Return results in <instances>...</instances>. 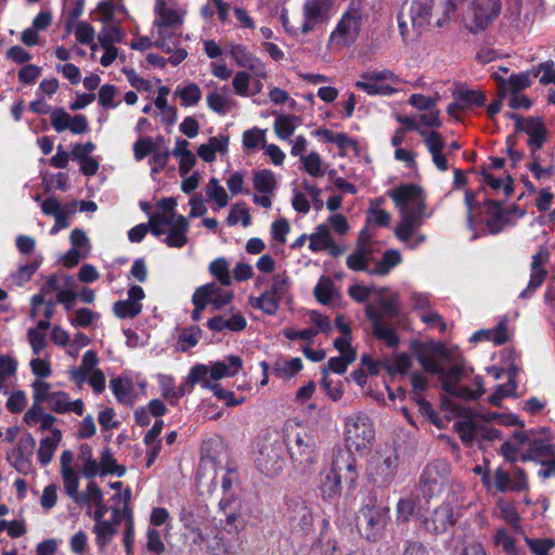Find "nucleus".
Here are the masks:
<instances>
[{
  "label": "nucleus",
  "mask_w": 555,
  "mask_h": 555,
  "mask_svg": "<svg viewBox=\"0 0 555 555\" xmlns=\"http://www.w3.org/2000/svg\"><path fill=\"white\" fill-rule=\"evenodd\" d=\"M550 259V253L545 247L532 256L531 275L527 287L519 294V298L526 299L533 294L544 282L547 271L543 268Z\"/></svg>",
  "instance_id": "2eb2a0df"
},
{
  "label": "nucleus",
  "mask_w": 555,
  "mask_h": 555,
  "mask_svg": "<svg viewBox=\"0 0 555 555\" xmlns=\"http://www.w3.org/2000/svg\"><path fill=\"white\" fill-rule=\"evenodd\" d=\"M425 201H418L410 209L400 210L401 220L395 228V235L401 242H408L413 232L423 224L425 217Z\"/></svg>",
  "instance_id": "9d476101"
},
{
  "label": "nucleus",
  "mask_w": 555,
  "mask_h": 555,
  "mask_svg": "<svg viewBox=\"0 0 555 555\" xmlns=\"http://www.w3.org/2000/svg\"><path fill=\"white\" fill-rule=\"evenodd\" d=\"M280 302L281 299H279L274 294H272L268 289L264 291L258 297H249L250 306L255 309L262 311L267 315H275L279 310Z\"/></svg>",
  "instance_id": "c85d7f7f"
},
{
  "label": "nucleus",
  "mask_w": 555,
  "mask_h": 555,
  "mask_svg": "<svg viewBox=\"0 0 555 555\" xmlns=\"http://www.w3.org/2000/svg\"><path fill=\"white\" fill-rule=\"evenodd\" d=\"M301 162L306 172L311 177L319 178L324 176L325 172L322 169V162L318 152H310L307 156L301 157Z\"/></svg>",
  "instance_id": "6e6d98bb"
},
{
  "label": "nucleus",
  "mask_w": 555,
  "mask_h": 555,
  "mask_svg": "<svg viewBox=\"0 0 555 555\" xmlns=\"http://www.w3.org/2000/svg\"><path fill=\"white\" fill-rule=\"evenodd\" d=\"M109 387L118 402L126 405L133 403V383L130 378L122 376L112 378Z\"/></svg>",
  "instance_id": "393cba45"
},
{
  "label": "nucleus",
  "mask_w": 555,
  "mask_h": 555,
  "mask_svg": "<svg viewBox=\"0 0 555 555\" xmlns=\"http://www.w3.org/2000/svg\"><path fill=\"white\" fill-rule=\"evenodd\" d=\"M146 550L154 555H162L166 546L162 541L160 533L154 528H149L146 531Z\"/></svg>",
  "instance_id": "774afa93"
},
{
  "label": "nucleus",
  "mask_w": 555,
  "mask_h": 555,
  "mask_svg": "<svg viewBox=\"0 0 555 555\" xmlns=\"http://www.w3.org/2000/svg\"><path fill=\"white\" fill-rule=\"evenodd\" d=\"M220 509L224 514L225 517V525L224 529L229 532H237L238 529L242 527V518L241 515L235 512H227V508L231 506V500L230 499H222L219 502Z\"/></svg>",
  "instance_id": "8fccbe9b"
},
{
  "label": "nucleus",
  "mask_w": 555,
  "mask_h": 555,
  "mask_svg": "<svg viewBox=\"0 0 555 555\" xmlns=\"http://www.w3.org/2000/svg\"><path fill=\"white\" fill-rule=\"evenodd\" d=\"M365 17L363 0H350L335 28L330 35V42L336 46L350 47L359 38Z\"/></svg>",
  "instance_id": "7ed1b4c3"
},
{
  "label": "nucleus",
  "mask_w": 555,
  "mask_h": 555,
  "mask_svg": "<svg viewBox=\"0 0 555 555\" xmlns=\"http://www.w3.org/2000/svg\"><path fill=\"white\" fill-rule=\"evenodd\" d=\"M482 209L487 217L485 224L488 231L493 235L501 233L504 228L512 222L502 202L486 199L482 203Z\"/></svg>",
  "instance_id": "dca6fc26"
},
{
  "label": "nucleus",
  "mask_w": 555,
  "mask_h": 555,
  "mask_svg": "<svg viewBox=\"0 0 555 555\" xmlns=\"http://www.w3.org/2000/svg\"><path fill=\"white\" fill-rule=\"evenodd\" d=\"M401 261L402 257L398 249H387L382 259L376 262L375 267L370 271V275H387L391 269L400 264Z\"/></svg>",
  "instance_id": "72a5a7b5"
},
{
  "label": "nucleus",
  "mask_w": 555,
  "mask_h": 555,
  "mask_svg": "<svg viewBox=\"0 0 555 555\" xmlns=\"http://www.w3.org/2000/svg\"><path fill=\"white\" fill-rule=\"evenodd\" d=\"M456 522L453 508L450 504L443 503L436 507L429 517L424 519L426 531L434 534L447 532Z\"/></svg>",
  "instance_id": "4468645a"
},
{
  "label": "nucleus",
  "mask_w": 555,
  "mask_h": 555,
  "mask_svg": "<svg viewBox=\"0 0 555 555\" xmlns=\"http://www.w3.org/2000/svg\"><path fill=\"white\" fill-rule=\"evenodd\" d=\"M354 86L369 95H390L395 92V89L389 85H376L367 80H358Z\"/></svg>",
  "instance_id": "4d7b16f0"
},
{
  "label": "nucleus",
  "mask_w": 555,
  "mask_h": 555,
  "mask_svg": "<svg viewBox=\"0 0 555 555\" xmlns=\"http://www.w3.org/2000/svg\"><path fill=\"white\" fill-rule=\"evenodd\" d=\"M124 33L118 26H104L98 36L99 43L102 48L115 47V43L121 42Z\"/></svg>",
  "instance_id": "3c124183"
},
{
  "label": "nucleus",
  "mask_w": 555,
  "mask_h": 555,
  "mask_svg": "<svg viewBox=\"0 0 555 555\" xmlns=\"http://www.w3.org/2000/svg\"><path fill=\"white\" fill-rule=\"evenodd\" d=\"M541 73L540 83L544 86L553 83L555 86V68L553 61L542 62L531 69V74L534 77H538Z\"/></svg>",
  "instance_id": "13d9d810"
},
{
  "label": "nucleus",
  "mask_w": 555,
  "mask_h": 555,
  "mask_svg": "<svg viewBox=\"0 0 555 555\" xmlns=\"http://www.w3.org/2000/svg\"><path fill=\"white\" fill-rule=\"evenodd\" d=\"M95 544L100 551H104L116 533V528L111 521L96 522L93 527Z\"/></svg>",
  "instance_id": "4c0bfd02"
},
{
  "label": "nucleus",
  "mask_w": 555,
  "mask_h": 555,
  "mask_svg": "<svg viewBox=\"0 0 555 555\" xmlns=\"http://www.w3.org/2000/svg\"><path fill=\"white\" fill-rule=\"evenodd\" d=\"M62 439V433L57 428H53L52 437L41 439L38 450V461L46 466L51 463L54 452Z\"/></svg>",
  "instance_id": "bb28decb"
},
{
  "label": "nucleus",
  "mask_w": 555,
  "mask_h": 555,
  "mask_svg": "<svg viewBox=\"0 0 555 555\" xmlns=\"http://www.w3.org/2000/svg\"><path fill=\"white\" fill-rule=\"evenodd\" d=\"M398 469L397 454H390L383 459H377L372 466L371 478L377 487L389 486L396 477Z\"/></svg>",
  "instance_id": "f3484780"
},
{
  "label": "nucleus",
  "mask_w": 555,
  "mask_h": 555,
  "mask_svg": "<svg viewBox=\"0 0 555 555\" xmlns=\"http://www.w3.org/2000/svg\"><path fill=\"white\" fill-rule=\"evenodd\" d=\"M552 457H555L554 446L541 438H533L532 441H529L528 451L520 455V461H535L541 464Z\"/></svg>",
  "instance_id": "aec40b11"
},
{
  "label": "nucleus",
  "mask_w": 555,
  "mask_h": 555,
  "mask_svg": "<svg viewBox=\"0 0 555 555\" xmlns=\"http://www.w3.org/2000/svg\"><path fill=\"white\" fill-rule=\"evenodd\" d=\"M254 189L258 193L270 194L276 188L274 173L270 169H261L254 171L253 175Z\"/></svg>",
  "instance_id": "c9c22d12"
},
{
  "label": "nucleus",
  "mask_w": 555,
  "mask_h": 555,
  "mask_svg": "<svg viewBox=\"0 0 555 555\" xmlns=\"http://www.w3.org/2000/svg\"><path fill=\"white\" fill-rule=\"evenodd\" d=\"M339 462H333L331 468L323 470L319 475V491L323 501L335 503L341 494L343 475L339 474Z\"/></svg>",
  "instance_id": "9b49d317"
},
{
  "label": "nucleus",
  "mask_w": 555,
  "mask_h": 555,
  "mask_svg": "<svg viewBox=\"0 0 555 555\" xmlns=\"http://www.w3.org/2000/svg\"><path fill=\"white\" fill-rule=\"evenodd\" d=\"M229 262L225 258L219 257L212 260L209 263L208 270L209 273L217 279V281L223 285L229 286L232 283V278L230 274Z\"/></svg>",
  "instance_id": "ea45409f"
},
{
  "label": "nucleus",
  "mask_w": 555,
  "mask_h": 555,
  "mask_svg": "<svg viewBox=\"0 0 555 555\" xmlns=\"http://www.w3.org/2000/svg\"><path fill=\"white\" fill-rule=\"evenodd\" d=\"M357 360V351L349 350L347 354L332 357L328 359L326 366L322 369V376H328L330 373L344 374L348 366Z\"/></svg>",
  "instance_id": "7c9ffc66"
},
{
  "label": "nucleus",
  "mask_w": 555,
  "mask_h": 555,
  "mask_svg": "<svg viewBox=\"0 0 555 555\" xmlns=\"http://www.w3.org/2000/svg\"><path fill=\"white\" fill-rule=\"evenodd\" d=\"M531 70L512 74L507 79L506 91H509L513 95L518 92L526 90L532 85L530 79Z\"/></svg>",
  "instance_id": "a18cd8bd"
},
{
  "label": "nucleus",
  "mask_w": 555,
  "mask_h": 555,
  "mask_svg": "<svg viewBox=\"0 0 555 555\" xmlns=\"http://www.w3.org/2000/svg\"><path fill=\"white\" fill-rule=\"evenodd\" d=\"M283 521L293 539L304 542L313 540L315 534L314 513L306 499L300 495L284 498Z\"/></svg>",
  "instance_id": "f257e3e1"
},
{
  "label": "nucleus",
  "mask_w": 555,
  "mask_h": 555,
  "mask_svg": "<svg viewBox=\"0 0 555 555\" xmlns=\"http://www.w3.org/2000/svg\"><path fill=\"white\" fill-rule=\"evenodd\" d=\"M116 87L111 83L103 85L98 93V101L104 108H116L119 103L114 102Z\"/></svg>",
  "instance_id": "338daca9"
},
{
  "label": "nucleus",
  "mask_w": 555,
  "mask_h": 555,
  "mask_svg": "<svg viewBox=\"0 0 555 555\" xmlns=\"http://www.w3.org/2000/svg\"><path fill=\"white\" fill-rule=\"evenodd\" d=\"M333 7L334 0H306L302 7V15H307L309 20L325 23L330 18Z\"/></svg>",
  "instance_id": "5701e85b"
},
{
  "label": "nucleus",
  "mask_w": 555,
  "mask_h": 555,
  "mask_svg": "<svg viewBox=\"0 0 555 555\" xmlns=\"http://www.w3.org/2000/svg\"><path fill=\"white\" fill-rule=\"evenodd\" d=\"M155 13L160 17V20L154 22L157 28H168L183 23L182 17L176 10L166 8L164 0H157Z\"/></svg>",
  "instance_id": "c756f323"
},
{
  "label": "nucleus",
  "mask_w": 555,
  "mask_h": 555,
  "mask_svg": "<svg viewBox=\"0 0 555 555\" xmlns=\"http://www.w3.org/2000/svg\"><path fill=\"white\" fill-rule=\"evenodd\" d=\"M442 390L453 397L467 401H474L480 398V391H474V389L468 386L456 387L448 380L442 382Z\"/></svg>",
  "instance_id": "49530a36"
},
{
  "label": "nucleus",
  "mask_w": 555,
  "mask_h": 555,
  "mask_svg": "<svg viewBox=\"0 0 555 555\" xmlns=\"http://www.w3.org/2000/svg\"><path fill=\"white\" fill-rule=\"evenodd\" d=\"M203 388L211 390L214 396L224 401L228 406H236L243 402L242 399H235V395L232 390L223 389L218 383L204 382Z\"/></svg>",
  "instance_id": "de8ad7c7"
},
{
  "label": "nucleus",
  "mask_w": 555,
  "mask_h": 555,
  "mask_svg": "<svg viewBox=\"0 0 555 555\" xmlns=\"http://www.w3.org/2000/svg\"><path fill=\"white\" fill-rule=\"evenodd\" d=\"M286 448L294 467L306 473L317 462L314 438L307 431L287 435Z\"/></svg>",
  "instance_id": "423d86ee"
},
{
  "label": "nucleus",
  "mask_w": 555,
  "mask_h": 555,
  "mask_svg": "<svg viewBox=\"0 0 555 555\" xmlns=\"http://www.w3.org/2000/svg\"><path fill=\"white\" fill-rule=\"evenodd\" d=\"M365 315L372 322L376 338L384 340L390 348L398 346L400 341L398 334L391 326L383 323V315L372 305L365 307Z\"/></svg>",
  "instance_id": "a211bd4d"
},
{
  "label": "nucleus",
  "mask_w": 555,
  "mask_h": 555,
  "mask_svg": "<svg viewBox=\"0 0 555 555\" xmlns=\"http://www.w3.org/2000/svg\"><path fill=\"white\" fill-rule=\"evenodd\" d=\"M371 253V249H364L362 246H357L356 250L347 257L346 266L351 271L366 272L370 274V271H372V269L369 268Z\"/></svg>",
  "instance_id": "f704fd0d"
},
{
  "label": "nucleus",
  "mask_w": 555,
  "mask_h": 555,
  "mask_svg": "<svg viewBox=\"0 0 555 555\" xmlns=\"http://www.w3.org/2000/svg\"><path fill=\"white\" fill-rule=\"evenodd\" d=\"M332 236L328 227L321 223L315 228V231L309 235V249L313 253L325 250Z\"/></svg>",
  "instance_id": "58836bf2"
},
{
  "label": "nucleus",
  "mask_w": 555,
  "mask_h": 555,
  "mask_svg": "<svg viewBox=\"0 0 555 555\" xmlns=\"http://www.w3.org/2000/svg\"><path fill=\"white\" fill-rule=\"evenodd\" d=\"M206 102L208 107L219 115L224 116L230 111L228 100L216 91L207 94Z\"/></svg>",
  "instance_id": "69168bd1"
},
{
  "label": "nucleus",
  "mask_w": 555,
  "mask_h": 555,
  "mask_svg": "<svg viewBox=\"0 0 555 555\" xmlns=\"http://www.w3.org/2000/svg\"><path fill=\"white\" fill-rule=\"evenodd\" d=\"M375 437L373 423L364 414L349 416L345 421V443L349 451L370 449Z\"/></svg>",
  "instance_id": "20e7f679"
},
{
  "label": "nucleus",
  "mask_w": 555,
  "mask_h": 555,
  "mask_svg": "<svg viewBox=\"0 0 555 555\" xmlns=\"http://www.w3.org/2000/svg\"><path fill=\"white\" fill-rule=\"evenodd\" d=\"M159 387L162 396L169 402L170 405H177L175 378L171 375H159Z\"/></svg>",
  "instance_id": "0e129e2a"
},
{
  "label": "nucleus",
  "mask_w": 555,
  "mask_h": 555,
  "mask_svg": "<svg viewBox=\"0 0 555 555\" xmlns=\"http://www.w3.org/2000/svg\"><path fill=\"white\" fill-rule=\"evenodd\" d=\"M133 157L137 162L143 160L150 154L156 153V145L152 137H140L133 144Z\"/></svg>",
  "instance_id": "603ef678"
},
{
  "label": "nucleus",
  "mask_w": 555,
  "mask_h": 555,
  "mask_svg": "<svg viewBox=\"0 0 555 555\" xmlns=\"http://www.w3.org/2000/svg\"><path fill=\"white\" fill-rule=\"evenodd\" d=\"M190 224L188 219L179 215L176 217L172 227L169 229L167 236L164 242L168 247L181 248L188 243L186 233L189 231Z\"/></svg>",
  "instance_id": "4be33fe9"
},
{
  "label": "nucleus",
  "mask_w": 555,
  "mask_h": 555,
  "mask_svg": "<svg viewBox=\"0 0 555 555\" xmlns=\"http://www.w3.org/2000/svg\"><path fill=\"white\" fill-rule=\"evenodd\" d=\"M264 141H266V132H264V130H262L258 127H254V128L245 130L243 132L242 142H243V146L245 150H254V149L258 147V145L261 142H264Z\"/></svg>",
  "instance_id": "bf43d9fd"
},
{
  "label": "nucleus",
  "mask_w": 555,
  "mask_h": 555,
  "mask_svg": "<svg viewBox=\"0 0 555 555\" xmlns=\"http://www.w3.org/2000/svg\"><path fill=\"white\" fill-rule=\"evenodd\" d=\"M66 494L76 503L81 498L79 492V478L74 468H67L62 473Z\"/></svg>",
  "instance_id": "09e8293b"
},
{
  "label": "nucleus",
  "mask_w": 555,
  "mask_h": 555,
  "mask_svg": "<svg viewBox=\"0 0 555 555\" xmlns=\"http://www.w3.org/2000/svg\"><path fill=\"white\" fill-rule=\"evenodd\" d=\"M450 465L442 460L434 461L425 466L420 480L418 490L426 501L439 496L448 485Z\"/></svg>",
  "instance_id": "39448f33"
},
{
  "label": "nucleus",
  "mask_w": 555,
  "mask_h": 555,
  "mask_svg": "<svg viewBox=\"0 0 555 555\" xmlns=\"http://www.w3.org/2000/svg\"><path fill=\"white\" fill-rule=\"evenodd\" d=\"M41 266V259H34L30 263L23 264L13 274L14 282L17 285H23L28 282Z\"/></svg>",
  "instance_id": "e2e57ef3"
},
{
  "label": "nucleus",
  "mask_w": 555,
  "mask_h": 555,
  "mask_svg": "<svg viewBox=\"0 0 555 555\" xmlns=\"http://www.w3.org/2000/svg\"><path fill=\"white\" fill-rule=\"evenodd\" d=\"M206 195L209 199L216 202L219 208H223L229 203V196L224 188L219 184V180L212 177L205 188Z\"/></svg>",
  "instance_id": "79ce46f5"
},
{
  "label": "nucleus",
  "mask_w": 555,
  "mask_h": 555,
  "mask_svg": "<svg viewBox=\"0 0 555 555\" xmlns=\"http://www.w3.org/2000/svg\"><path fill=\"white\" fill-rule=\"evenodd\" d=\"M184 107L196 105L202 99V90L195 82L186 83L181 90H177Z\"/></svg>",
  "instance_id": "c03bdc74"
},
{
  "label": "nucleus",
  "mask_w": 555,
  "mask_h": 555,
  "mask_svg": "<svg viewBox=\"0 0 555 555\" xmlns=\"http://www.w3.org/2000/svg\"><path fill=\"white\" fill-rule=\"evenodd\" d=\"M454 100L462 103L465 109L476 106L481 107L486 104L487 96L485 92L479 90L468 89L463 85H459L452 92Z\"/></svg>",
  "instance_id": "b1692460"
},
{
  "label": "nucleus",
  "mask_w": 555,
  "mask_h": 555,
  "mask_svg": "<svg viewBox=\"0 0 555 555\" xmlns=\"http://www.w3.org/2000/svg\"><path fill=\"white\" fill-rule=\"evenodd\" d=\"M321 386L333 401L340 400L345 393L344 382L340 379L334 382L328 376H322Z\"/></svg>",
  "instance_id": "680f3d73"
},
{
  "label": "nucleus",
  "mask_w": 555,
  "mask_h": 555,
  "mask_svg": "<svg viewBox=\"0 0 555 555\" xmlns=\"http://www.w3.org/2000/svg\"><path fill=\"white\" fill-rule=\"evenodd\" d=\"M315 299L322 305H328L334 295V283L328 276H322L313 288Z\"/></svg>",
  "instance_id": "37998d69"
},
{
  "label": "nucleus",
  "mask_w": 555,
  "mask_h": 555,
  "mask_svg": "<svg viewBox=\"0 0 555 555\" xmlns=\"http://www.w3.org/2000/svg\"><path fill=\"white\" fill-rule=\"evenodd\" d=\"M300 121V117L296 115L281 114L274 120V132L281 140L289 139L296 128L297 122Z\"/></svg>",
  "instance_id": "473e14b6"
},
{
  "label": "nucleus",
  "mask_w": 555,
  "mask_h": 555,
  "mask_svg": "<svg viewBox=\"0 0 555 555\" xmlns=\"http://www.w3.org/2000/svg\"><path fill=\"white\" fill-rule=\"evenodd\" d=\"M420 135L424 139V143L430 154L443 151L446 142L440 132L436 130L427 131L424 129Z\"/></svg>",
  "instance_id": "5fc2aeb1"
},
{
  "label": "nucleus",
  "mask_w": 555,
  "mask_h": 555,
  "mask_svg": "<svg viewBox=\"0 0 555 555\" xmlns=\"http://www.w3.org/2000/svg\"><path fill=\"white\" fill-rule=\"evenodd\" d=\"M422 195L423 189L413 183H403L389 191V196L399 210L410 209L406 206L409 203L414 206L418 201H425Z\"/></svg>",
  "instance_id": "6ab92c4d"
},
{
  "label": "nucleus",
  "mask_w": 555,
  "mask_h": 555,
  "mask_svg": "<svg viewBox=\"0 0 555 555\" xmlns=\"http://www.w3.org/2000/svg\"><path fill=\"white\" fill-rule=\"evenodd\" d=\"M383 366L390 375L406 374L412 366V361L406 353L402 352L395 357L392 363L385 362Z\"/></svg>",
  "instance_id": "864d4df0"
},
{
  "label": "nucleus",
  "mask_w": 555,
  "mask_h": 555,
  "mask_svg": "<svg viewBox=\"0 0 555 555\" xmlns=\"http://www.w3.org/2000/svg\"><path fill=\"white\" fill-rule=\"evenodd\" d=\"M228 53L234 60L238 67H244L259 78L267 77L264 63L256 56L248 48L241 43L229 42L227 44Z\"/></svg>",
  "instance_id": "f8f14e48"
},
{
  "label": "nucleus",
  "mask_w": 555,
  "mask_h": 555,
  "mask_svg": "<svg viewBox=\"0 0 555 555\" xmlns=\"http://www.w3.org/2000/svg\"><path fill=\"white\" fill-rule=\"evenodd\" d=\"M242 358L236 354H230L227 357V362L217 361L212 363L208 372L214 380H218L223 377L235 376L242 370Z\"/></svg>",
  "instance_id": "412c9836"
},
{
  "label": "nucleus",
  "mask_w": 555,
  "mask_h": 555,
  "mask_svg": "<svg viewBox=\"0 0 555 555\" xmlns=\"http://www.w3.org/2000/svg\"><path fill=\"white\" fill-rule=\"evenodd\" d=\"M219 292V286L215 282L206 283L195 289L192 296V304L194 307L205 309L212 302V296Z\"/></svg>",
  "instance_id": "e433bc0d"
},
{
  "label": "nucleus",
  "mask_w": 555,
  "mask_h": 555,
  "mask_svg": "<svg viewBox=\"0 0 555 555\" xmlns=\"http://www.w3.org/2000/svg\"><path fill=\"white\" fill-rule=\"evenodd\" d=\"M302 361L300 358H292L289 360H276L273 364V374L281 379H291L302 370Z\"/></svg>",
  "instance_id": "2f4dec72"
},
{
  "label": "nucleus",
  "mask_w": 555,
  "mask_h": 555,
  "mask_svg": "<svg viewBox=\"0 0 555 555\" xmlns=\"http://www.w3.org/2000/svg\"><path fill=\"white\" fill-rule=\"evenodd\" d=\"M390 521V508L377 499L369 495L362 503L357 517V528L362 538L370 542L380 541Z\"/></svg>",
  "instance_id": "f03ea898"
},
{
  "label": "nucleus",
  "mask_w": 555,
  "mask_h": 555,
  "mask_svg": "<svg viewBox=\"0 0 555 555\" xmlns=\"http://www.w3.org/2000/svg\"><path fill=\"white\" fill-rule=\"evenodd\" d=\"M505 116L514 120L515 131L525 132L529 135L527 141L528 146H534L535 150H541L544 145L547 133L544 122L540 117L524 118L516 113H506Z\"/></svg>",
  "instance_id": "1a4fd4ad"
},
{
  "label": "nucleus",
  "mask_w": 555,
  "mask_h": 555,
  "mask_svg": "<svg viewBox=\"0 0 555 555\" xmlns=\"http://www.w3.org/2000/svg\"><path fill=\"white\" fill-rule=\"evenodd\" d=\"M258 470L268 477L280 475L285 465V447L283 441L264 444L255 459Z\"/></svg>",
  "instance_id": "0eeeda50"
},
{
  "label": "nucleus",
  "mask_w": 555,
  "mask_h": 555,
  "mask_svg": "<svg viewBox=\"0 0 555 555\" xmlns=\"http://www.w3.org/2000/svg\"><path fill=\"white\" fill-rule=\"evenodd\" d=\"M142 311L141 302H132L129 299L117 300L113 305V312L118 319H132Z\"/></svg>",
  "instance_id": "a19ab883"
},
{
  "label": "nucleus",
  "mask_w": 555,
  "mask_h": 555,
  "mask_svg": "<svg viewBox=\"0 0 555 555\" xmlns=\"http://www.w3.org/2000/svg\"><path fill=\"white\" fill-rule=\"evenodd\" d=\"M430 353L424 351V347L418 345L413 349L414 354L425 372L438 375L442 372V366L435 359V356L449 361L451 359L450 350L441 341L431 343L426 347Z\"/></svg>",
  "instance_id": "ddd939ff"
},
{
  "label": "nucleus",
  "mask_w": 555,
  "mask_h": 555,
  "mask_svg": "<svg viewBox=\"0 0 555 555\" xmlns=\"http://www.w3.org/2000/svg\"><path fill=\"white\" fill-rule=\"evenodd\" d=\"M501 11V0H473L472 20L468 30L472 34L486 30L500 16Z\"/></svg>",
  "instance_id": "6e6552de"
},
{
  "label": "nucleus",
  "mask_w": 555,
  "mask_h": 555,
  "mask_svg": "<svg viewBox=\"0 0 555 555\" xmlns=\"http://www.w3.org/2000/svg\"><path fill=\"white\" fill-rule=\"evenodd\" d=\"M313 134L322 138L324 142L334 143L340 151L357 147V141L351 139L346 132H333L326 128H319Z\"/></svg>",
  "instance_id": "cd10ccee"
},
{
  "label": "nucleus",
  "mask_w": 555,
  "mask_h": 555,
  "mask_svg": "<svg viewBox=\"0 0 555 555\" xmlns=\"http://www.w3.org/2000/svg\"><path fill=\"white\" fill-rule=\"evenodd\" d=\"M291 286V279L286 274V272L278 273L273 275L272 278V284L270 288H268L269 292L274 294L279 299L282 300V298L287 294Z\"/></svg>",
  "instance_id": "052dcab7"
},
{
  "label": "nucleus",
  "mask_w": 555,
  "mask_h": 555,
  "mask_svg": "<svg viewBox=\"0 0 555 555\" xmlns=\"http://www.w3.org/2000/svg\"><path fill=\"white\" fill-rule=\"evenodd\" d=\"M410 17L413 27L428 25L431 17V0H413L410 5Z\"/></svg>",
  "instance_id": "a878e982"
}]
</instances>
